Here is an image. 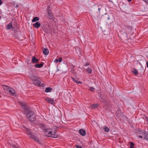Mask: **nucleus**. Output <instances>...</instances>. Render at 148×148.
Returning <instances> with one entry per match:
<instances>
[{"mask_svg": "<svg viewBox=\"0 0 148 148\" xmlns=\"http://www.w3.org/2000/svg\"><path fill=\"white\" fill-rule=\"evenodd\" d=\"M26 112V116L29 121L30 122H33L35 121L36 118V115L34 112L28 109H25Z\"/></svg>", "mask_w": 148, "mask_h": 148, "instance_id": "obj_1", "label": "nucleus"}, {"mask_svg": "<svg viewBox=\"0 0 148 148\" xmlns=\"http://www.w3.org/2000/svg\"><path fill=\"white\" fill-rule=\"evenodd\" d=\"M119 37L121 40H127L128 37L127 31H125L124 32L123 31L120 32L119 34Z\"/></svg>", "mask_w": 148, "mask_h": 148, "instance_id": "obj_2", "label": "nucleus"}, {"mask_svg": "<svg viewBox=\"0 0 148 148\" xmlns=\"http://www.w3.org/2000/svg\"><path fill=\"white\" fill-rule=\"evenodd\" d=\"M56 129L54 130L53 131V132L52 134V131H50L49 132V133L48 134V136L50 137L53 138H57L58 136L56 134Z\"/></svg>", "mask_w": 148, "mask_h": 148, "instance_id": "obj_3", "label": "nucleus"}, {"mask_svg": "<svg viewBox=\"0 0 148 148\" xmlns=\"http://www.w3.org/2000/svg\"><path fill=\"white\" fill-rule=\"evenodd\" d=\"M101 8V6L100 5H95L93 8V10L94 12H96L98 10V12H98L99 14L100 13V10Z\"/></svg>", "mask_w": 148, "mask_h": 148, "instance_id": "obj_4", "label": "nucleus"}, {"mask_svg": "<svg viewBox=\"0 0 148 148\" xmlns=\"http://www.w3.org/2000/svg\"><path fill=\"white\" fill-rule=\"evenodd\" d=\"M24 128L26 130V134L28 135L30 137L31 136H32L33 134L31 132L32 130L28 128L24 127Z\"/></svg>", "mask_w": 148, "mask_h": 148, "instance_id": "obj_5", "label": "nucleus"}, {"mask_svg": "<svg viewBox=\"0 0 148 148\" xmlns=\"http://www.w3.org/2000/svg\"><path fill=\"white\" fill-rule=\"evenodd\" d=\"M45 99L47 102L52 104H53L54 102L53 100V99L50 98H47V97H45Z\"/></svg>", "mask_w": 148, "mask_h": 148, "instance_id": "obj_6", "label": "nucleus"}, {"mask_svg": "<svg viewBox=\"0 0 148 148\" xmlns=\"http://www.w3.org/2000/svg\"><path fill=\"white\" fill-rule=\"evenodd\" d=\"M30 138L36 141L37 142L39 143H41L40 142L39 138L34 135H33L32 136H30Z\"/></svg>", "mask_w": 148, "mask_h": 148, "instance_id": "obj_7", "label": "nucleus"}, {"mask_svg": "<svg viewBox=\"0 0 148 148\" xmlns=\"http://www.w3.org/2000/svg\"><path fill=\"white\" fill-rule=\"evenodd\" d=\"M32 84L36 86H40L41 82L38 80L36 79L33 82Z\"/></svg>", "mask_w": 148, "mask_h": 148, "instance_id": "obj_8", "label": "nucleus"}, {"mask_svg": "<svg viewBox=\"0 0 148 148\" xmlns=\"http://www.w3.org/2000/svg\"><path fill=\"white\" fill-rule=\"evenodd\" d=\"M146 132L143 130L140 129V128H139L137 130V132L140 134H144Z\"/></svg>", "mask_w": 148, "mask_h": 148, "instance_id": "obj_9", "label": "nucleus"}, {"mask_svg": "<svg viewBox=\"0 0 148 148\" xmlns=\"http://www.w3.org/2000/svg\"><path fill=\"white\" fill-rule=\"evenodd\" d=\"M79 132L82 136H84L86 135V132L85 130L81 129L79 130Z\"/></svg>", "mask_w": 148, "mask_h": 148, "instance_id": "obj_10", "label": "nucleus"}, {"mask_svg": "<svg viewBox=\"0 0 148 148\" xmlns=\"http://www.w3.org/2000/svg\"><path fill=\"white\" fill-rule=\"evenodd\" d=\"M40 25V23L39 22H36L33 24V26L36 28H38Z\"/></svg>", "mask_w": 148, "mask_h": 148, "instance_id": "obj_11", "label": "nucleus"}, {"mask_svg": "<svg viewBox=\"0 0 148 148\" xmlns=\"http://www.w3.org/2000/svg\"><path fill=\"white\" fill-rule=\"evenodd\" d=\"M123 28L126 30V31L128 30L129 29H131V26L128 25L126 24H123Z\"/></svg>", "mask_w": 148, "mask_h": 148, "instance_id": "obj_12", "label": "nucleus"}, {"mask_svg": "<svg viewBox=\"0 0 148 148\" xmlns=\"http://www.w3.org/2000/svg\"><path fill=\"white\" fill-rule=\"evenodd\" d=\"M32 61L33 63H35L38 62H39V60L35 56H33L32 59Z\"/></svg>", "mask_w": 148, "mask_h": 148, "instance_id": "obj_13", "label": "nucleus"}, {"mask_svg": "<svg viewBox=\"0 0 148 148\" xmlns=\"http://www.w3.org/2000/svg\"><path fill=\"white\" fill-rule=\"evenodd\" d=\"M43 62H41V63L40 64H36L35 65V67L36 68H40L41 67H42L43 66Z\"/></svg>", "mask_w": 148, "mask_h": 148, "instance_id": "obj_14", "label": "nucleus"}, {"mask_svg": "<svg viewBox=\"0 0 148 148\" xmlns=\"http://www.w3.org/2000/svg\"><path fill=\"white\" fill-rule=\"evenodd\" d=\"M7 29H14V27L12 25V22L7 25Z\"/></svg>", "mask_w": 148, "mask_h": 148, "instance_id": "obj_15", "label": "nucleus"}, {"mask_svg": "<svg viewBox=\"0 0 148 148\" xmlns=\"http://www.w3.org/2000/svg\"><path fill=\"white\" fill-rule=\"evenodd\" d=\"M10 94L13 95H14V94L15 93V90L12 88H11L10 89L8 90Z\"/></svg>", "mask_w": 148, "mask_h": 148, "instance_id": "obj_16", "label": "nucleus"}, {"mask_svg": "<svg viewBox=\"0 0 148 148\" xmlns=\"http://www.w3.org/2000/svg\"><path fill=\"white\" fill-rule=\"evenodd\" d=\"M43 53L45 55H47L49 53V51L47 49L44 48L43 50Z\"/></svg>", "mask_w": 148, "mask_h": 148, "instance_id": "obj_17", "label": "nucleus"}, {"mask_svg": "<svg viewBox=\"0 0 148 148\" xmlns=\"http://www.w3.org/2000/svg\"><path fill=\"white\" fill-rule=\"evenodd\" d=\"M144 137L143 138L145 140L148 141V133H146V132L143 135Z\"/></svg>", "mask_w": 148, "mask_h": 148, "instance_id": "obj_18", "label": "nucleus"}, {"mask_svg": "<svg viewBox=\"0 0 148 148\" xmlns=\"http://www.w3.org/2000/svg\"><path fill=\"white\" fill-rule=\"evenodd\" d=\"M131 72L136 75H137L138 74V70L135 68L133 70L131 71Z\"/></svg>", "mask_w": 148, "mask_h": 148, "instance_id": "obj_19", "label": "nucleus"}, {"mask_svg": "<svg viewBox=\"0 0 148 148\" xmlns=\"http://www.w3.org/2000/svg\"><path fill=\"white\" fill-rule=\"evenodd\" d=\"M38 125L42 129V128H44L46 127V125L44 124L39 123L38 124Z\"/></svg>", "mask_w": 148, "mask_h": 148, "instance_id": "obj_20", "label": "nucleus"}, {"mask_svg": "<svg viewBox=\"0 0 148 148\" xmlns=\"http://www.w3.org/2000/svg\"><path fill=\"white\" fill-rule=\"evenodd\" d=\"M48 14V18L50 19L53 20L54 18H55L52 13Z\"/></svg>", "mask_w": 148, "mask_h": 148, "instance_id": "obj_21", "label": "nucleus"}, {"mask_svg": "<svg viewBox=\"0 0 148 148\" xmlns=\"http://www.w3.org/2000/svg\"><path fill=\"white\" fill-rule=\"evenodd\" d=\"M52 90V88L51 87H47L45 89V91L47 92H51Z\"/></svg>", "mask_w": 148, "mask_h": 148, "instance_id": "obj_22", "label": "nucleus"}, {"mask_svg": "<svg viewBox=\"0 0 148 148\" xmlns=\"http://www.w3.org/2000/svg\"><path fill=\"white\" fill-rule=\"evenodd\" d=\"M39 19V17H34L33 18L32 20V22H34L36 21H38Z\"/></svg>", "mask_w": 148, "mask_h": 148, "instance_id": "obj_23", "label": "nucleus"}, {"mask_svg": "<svg viewBox=\"0 0 148 148\" xmlns=\"http://www.w3.org/2000/svg\"><path fill=\"white\" fill-rule=\"evenodd\" d=\"M31 79L34 82L35 79H38L37 77H36L34 75H32L31 76Z\"/></svg>", "mask_w": 148, "mask_h": 148, "instance_id": "obj_24", "label": "nucleus"}, {"mask_svg": "<svg viewBox=\"0 0 148 148\" xmlns=\"http://www.w3.org/2000/svg\"><path fill=\"white\" fill-rule=\"evenodd\" d=\"M98 107V105L96 103H94L91 105V107L93 109L97 108Z\"/></svg>", "mask_w": 148, "mask_h": 148, "instance_id": "obj_25", "label": "nucleus"}, {"mask_svg": "<svg viewBox=\"0 0 148 148\" xmlns=\"http://www.w3.org/2000/svg\"><path fill=\"white\" fill-rule=\"evenodd\" d=\"M2 86H4L5 87V88H4V89H5L6 90H9L10 89V88H11L10 87V86L4 85H2Z\"/></svg>", "mask_w": 148, "mask_h": 148, "instance_id": "obj_26", "label": "nucleus"}, {"mask_svg": "<svg viewBox=\"0 0 148 148\" xmlns=\"http://www.w3.org/2000/svg\"><path fill=\"white\" fill-rule=\"evenodd\" d=\"M103 130H104L105 132H108L110 130L109 128L107 127H105L103 128Z\"/></svg>", "mask_w": 148, "mask_h": 148, "instance_id": "obj_27", "label": "nucleus"}, {"mask_svg": "<svg viewBox=\"0 0 148 148\" xmlns=\"http://www.w3.org/2000/svg\"><path fill=\"white\" fill-rule=\"evenodd\" d=\"M130 148H134V143L132 142H130Z\"/></svg>", "mask_w": 148, "mask_h": 148, "instance_id": "obj_28", "label": "nucleus"}, {"mask_svg": "<svg viewBox=\"0 0 148 148\" xmlns=\"http://www.w3.org/2000/svg\"><path fill=\"white\" fill-rule=\"evenodd\" d=\"M87 71L90 74L91 73V72L92 71L91 69L90 68H88L87 69Z\"/></svg>", "mask_w": 148, "mask_h": 148, "instance_id": "obj_29", "label": "nucleus"}, {"mask_svg": "<svg viewBox=\"0 0 148 148\" xmlns=\"http://www.w3.org/2000/svg\"><path fill=\"white\" fill-rule=\"evenodd\" d=\"M48 129H49V128L47 129L45 128H42V130H43L44 132L45 133L47 132Z\"/></svg>", "mask_w": 148, "mask_h": 148, "instance_id": "obj_30", "label": "nucleus"}, {"mask_svg": "<svg viewBox=\"0 0 148 148\" xmlns=\"http://www.w3.org/2000/svg\"><path fill=\"white\" fill-rule=\"evenodd\" d=\"M75 82L77 84H82V82H80L79 81H78V80H75Z\"/></svg>", "mask_w": 148, "mask_h": 148, "instance_id": "obj_31", "label": "nucleus"}, {"mask_svg": "<svg viewBox=\"0 0 148 148\" xmlns=\"http://www.w3.org/2000/svg\"><path fill=\"white\" fill-rule=\"evenodd\" d=\"M95 90V88L92 87H90L89 88V90L91 91H93Z\"/></svg>", "mask_w": 148, "mask_h": 148, "instance_id": "obj_32", "label": "nucleus"}, {"mask_svg": "<svg viewBox=\"0 0 148 148\" xmlns=\"http://www.w3.org/2000/svg\"><path fill=\"white\" fill-rule=\"evenodd\" d=\"M71 72L74 75H75L76 73L75 72L74 70L73 69L71 70Z\"/></svg>", "mask_w": 148, "mask_h": 148, "instance_id": "obj_33", "label": "nucleus"}, {"mask_svg": "<svg viewBox=\"0 0 148 148\" xmlns=\"http://www.w3.org/2000/svg\"><path fill=\"white\" fill-rule=\"evenodd\" d=\"M47 11L48 14L52 13L51 10L49 9H48L47 10Z\"/></svg>", "mask_w": 148, "mask_h": 148, "instance_id": "obj_34", "label": "nucleus"}, {"mask_svg": "<svg viewBox=\"0 0 148 148\" xmlns=\"http://www.w3.org/2000/svg\"><path fill=\"white\" fill-rule=\"evenodd\" d=\"M101 99L102 101H106V98L103 99V98H102L101 97Z\"/></svg>", "mask_w": 148, "mask_h": 148, "instance_id": "obj_35", "label": "nucleus"}, {"mask_svg": "<svg viewBox=\"0 0 148 148\" xmlns=\"http://www.w3.org/2000/svg\"><path fill=\"white\" fill-rule=\"evenodd\" d=\"M121 112V110H118L117 111H116V114H120Z\"/></svg>", "mask_w": 148, "mask_h": 148, "instance_id": "obj_36", "label": "nucleus"}, {"mask_svg": "<svg viewBox=\"0 0 148 148\" xmlns=\"http://www.w3.org/2000/svg\"><path fill=\"white\" fill-rule=\"evenodd\" d=\"M62 58L61 57H60L59 58V59H58L59 62H61L62 61Z\"/></svg>", "mask_w": 148, "mask_h": 148, "instance_id": "obj_37", "label": "nucleus"}, {"mask_svg": "<svg viewBox=\"0 0 148 148\" xmlns=\"http://www.w3.org/2000/svg\"><path fill=\"white\" fill-rule=\"evenodd\" d=\"M21 106H22L25 108L26 106V105L25 104H23L22 103H21Z\"/></svg>", "mask_w": 148, "mask_h": 148, "instance_id": "obj_38", "label": "nucleus"}, {"mask_svg": "<svg viewBox=\"0 0 148 148\" xmlns=\"http://www.w3.org/2000/svg\"><path fill=\"white\" fill-rule=\"evenodd\" d=\"M12 146L13 148H17L18 147L14 145H12Z\"/></svg>", "mask_w": 148, "mask_h": 148, "instance_id": "obj_39", "label": "nucleus"}, {"mask_svg": "<svg viewBox=\"0 0 148 148\" xmlns=\"http://www.w3.org/2000/svg\"><path fill=\"white\" fill-rule=\"evenodd\" d=\"M145 117L147 120V124L148 125V117L147 116H145Z\"/></svg>", "mask_w": 148, "mask_h": 148, "instance_id": "obj_40", "label": "nucleus"}, {"mask_svg": "<svg viewBox=\"0 0 148 148\" xmlns=\"http://www.w3.org/2000/svg\"><path fill=\"white\" fill-rule=\"evenodd\" d=\"M54 62H59V61H58V59H56L55 60H54Z\"/></svg>", "mask_w": 148, "mask_h": 148, "instance_id": "obj_41", "label": "nucleus"}, {"mask_svg": "<svg viewBox=\"0 0 148 148\" xmlns=\"http://www.w3.org/2000/svg\"><path fill=\"white\" fill-rule=\"evenodd\" d=\"M76 148H82V147H81L77 145H76Z\"/></svg>", "mask_w": 148, "mask_h": 148, "instance_id": "obj_42", "label": "nucleus"}, {"mask_svg": "<svg viewBox=\"0 0 148 148\" xmlns=\"http://www.w3.org/2000/svg\"><path fill=\"white\" fill-rule=\"evenodd\" d=\"M71 78L73 80V81H74V82H75V81L76 80L74 78H73V77H71Z\"/></svg>", "mask_w": 148, "mask_h": 148, "instance_id": "obj_43", "label": "nucleus"}, {"mask_svg": "<svg viewBox=\"0 0 148 148\" xmlns=\"http://www.w3.org/2000/svg\"><path fill=\"white\" fill-rule=\"evenodd\" d=\"M89 64L87 63H86V64H84V66H88L89 65Z\"/></svg>", "mask_w": 148, "mask_h": 148, "instance_id": "obj_44", "label": "nucleus"}, {"mask_svg": "<svg viewBox=\"0 0 148 148\" xmlns=\"http://www.w3.org/2000/svg\"><path fill=\"white\" fill-rule=\"evenodd\" d=\"M138 137L140 138H143V135H140Z\"/></svg>", "mask_w": 148, "mask_h": 148, "instance_id": "obj_45", "label": "nucleus"}, {"mask_svg": "<svg viewBox=\"0 0 148 148\" xmlns=\"http://www.w3.org/2000/svg\"><path fill=\"white\" fill-rule=\"evenodd\" d=\"M40 86L43 87L45 86V85L43 84H42L41 85H40Z\"/></svg>", "mask_w": 148, "mask_h": 148, "instance_id": "obj_46", "label": "nucleus"}, {"mask_svg": "<svg viewBox=\"0 0 148 148\" xmlns=\"http://www.w3.org/2000/svg\"><path fill=\"white\" fill-rule=\"evenodd\" d=\"M143 1L146 2L147 3H148V0H143Z\"/></svg>", "mask_w": 148, "mask_h": 148, "instance_id": "obj_47", "label": "nucleus"}, {"mask_svg": "<svg viewBox=\"0 0 148 148\" xmlns=\"http://www.w3.org/2000/svg\"><path fill=\"white\" fill-rule=\"evenodd\" d=\"M146 65H147V67L148 68V61L146 62Z\"/></svg>", "mask_w": 148, "mask_h": 148, "instance_id": "obj_48", "label": "nucleus"}, {"mask_svg": "<svg viewBox=\"0 0 148 148\" xmlns=\"http://www.w3.org/2000/svg\"><path fill=\"white\" fill-rule=\"evenodd\" d=\"M2 3V1L1 0H0V5H1Z\"/></svg>", "mask_w": 148, "mask_h": 148, "instance_id": "obj_49", "label": "nucleus"}, {"mask_svg": "<svg viewBox=\"0 0 148 148\" xmlns=\"http://www.w3.org/2000/svg\"><path fill=\"white\" fill-rule=\"evenodd\" d=\"M14 23L15 24H16V21H14V23Z\"/></svg>", "mask_w": 148, "mask_h": 148, "instance_id": "obj_50", "label": "nucleus"}, {"mask_svg": "<svg viewBox=\"0 0 148 148\" xmlns=\"http://www.w3.org/2000/svg\"><path fill=\"white\" fill-rule=\"evenodd\" d=\"M132 0H127L128 1V2H130Z\"/></svg>", "mask_w": 148, "mask_h": 148, "instance_id": "obj_51", "label": "nucleus"}, {"mask_svg": "<svg viewBox=\"0 0 148 148\" xmlns=\"http://www.w3.org/2000/svg\"><path fill=\"white\" fill-rule=\"evenodd\" d=\"M18 7V5H17H17H16V7Z\"/></svg>", "mask_w": 148, "mask_h": 148, "instance_id": "obj_52", "label": "nucleus"}, {"mask_svg": "<svg viewBox=\"0 0 148 148\" xmlns=\"http://www.w3.org/2000/svg\"><path fill=\"white\" fill-rule=\"evenodd\" d=\"M41 27H42V28H43V26L42 25H41Z\"/></svg>", "mask_w": 148, "mask_h": 148, "instance_id": "obj_53", "label": "nucleus"}, {"mask_svg": "<svg viewBox=\"0 0 148 148\" xmlns=\"http://www.w3.org/2000/svg\"><path fill=\"white\" fill-rule=\"evenodd\" d=\"M107 18L108 19H110V18L109 17H108Z\"/></svg>", "mask_w": 148, "mask_h": 148, "instance_id": "obj_54", "label": "nucleus"}, {"mask_svg": "<svg viewBox=\"0 0 148 148\" xmlns=\"http://www.w3.org/2000/svg\"><path fill=\"white\" fill-rule=\"evenodd\" d=\"M17 148H18V147H17Z\"/></svg>", "mask_w": 148, "mask_h": 148, "instance_id": "obj_55", "label": "nucleus"}, {"mask_svg": "<svg viewBox=\"0 0 148 148\" xmlns=\"http://www.w3.org/2000/svg\"><path fill=\"white\" fill-rule=\"evenodd\" d=\"M17 148H18V147H17Z\"/></svg>", "mask_w": 148, "mask_h": 148, "instance_id": "obj_56", "label": "nucleus"}]
</instances>
